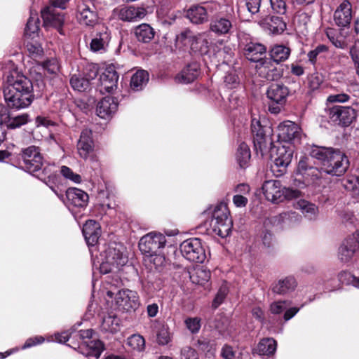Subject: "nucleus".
I'll list each match as a JSON object with an SVG mask.
<instances>
[{
    "label": "nucleus",
    "instance_id": "nucleus-48",
    "mask_svg": "<svg viewBox=\"0 0 359 359\" xmlns=\"http://www.w3.org/2000/svg\"><path fill=\"white\" fill-rule=\"evenodd\" d=\"M79 19L86 22H94L97 20V15L88 8H85L81 11Z\"/></svg>",
    "mask_w": 359,
    "mask_h": 359
},
{
    "label": "nucleus",
    "instance_id": "nucleus-31",
    "mask_svg": "<svg viewBox=\"0 0 359 359\" xmlns=\"http://www.w3.org/2000/svg\"><path fill=\"white\" fill-rule=\"evenodd\" d=\"M135 34L139 41L148 43L154 37L155 32L149 24H140L135 29Z\"/></svg>",
    "mask_w": 359,
    "mask_h": 359
},
{
    "label": "nucleus",
    "instance_id": "nucleus-8",
    "mask_svg": "<svg viewBox=\"0 0 359 359\" xmlns=\"http://www.w3.org/2000/svg\"><path fill=\"white\" fill-rule=\"evenodd\" d=\"M166 238L161 233L151 232L142 236L139 242L140 250L146 255H152L165 247Z\"/></svg>",
    "mask_w": 359,
    "mask_h": 359
},
{
    "label": "nucleus",
    "instance_id": "nucleus-46",
    "mask_svg": "<svg viewBox=\"0 0 359 359\" xmlns=\"http://www.w3.org/2000/svg\"><path fill=\"white\" fill-rule=\"evenodd\" d=\"M290 304V302L287 301L274 302L270 306V311L273 314H280L283 311H285Z\"/></svg>",
    "mask_w": 359,
    "mask_h": 359
},
{
    "label": "nucleus",
    "instance_id": "nucleus-27",
    "mask_svg": "<svg viewBox=\"0 0 359 359\" xmlns=\"http://www.w3.org/2000/svg\"><path fill=\"white\" fill-rule=\"evenodd\" d=\"M185 17L191 22H203L208 20L206 9L200 6H194L188 9Z\"/></svg>",
    "mask_w": 359,
    "mask_h": 359
},
{
    "label": "nucleus",
    "instance_id": "nucleus-35",
    "mask_svg": "<svg viewBox=\"0 0 359 359\" xmlns=\"http://www.w3.org/2000/svg\"><path fill=\"white\" fill-rule=\"evenodd\" d=\"M111 39L110 33L108 32L107 28L102 32H100L97 36L92 39L90 43V48L93 51H98L103 48L105 43H107Z\"/></svg>",
    "mask_w": 359,
    "mask_h": 359
},
{
    "label": "nucleus",
    "instance_id": "nucleus-14",
    "mask_svg": "<svg viewBox=\"0 0 359 359\" xmlns=\"http://www.w3.org/2000/svg\"><path fill=\"white\" fill-rule=\"evenodd\" d=\"M104 253L107 262L116 265V267L123 266L128 262V257L124 254V248L120 243L110 244Z\"/></svg>",
    "mask_w": 359,
    "mask_h": 359
},
{
    "label": "nucleus",
    "instance_id": "nucleus-40",
    "mask_svg": "<svg viewBox=\"0 0 359 359\" xmlns=\"http://www.w3.org/2000/svg\"><path fill=\"white\" fill-rule=\"evenodd\" d=\"M191 49L194 53L200 55L206 54L208 52V42L201 36L193 39L191 43Z\"/></svg>",
    "mask_w": 359,
    "mask_h": 359
},
{
    "label": "nucleus",
    "instance_id": "nucleus-10",
    "mask_svg": "<svg viewBox=\"0 0 359 359\" xmlns=\"http://www.w3.org/2000/svg\"><path fill=\"white\" fill-rule=\"evenodd\" d=\"M22 158L25 168L29 172L39 170L43 165V158L39 148L30 146L22 151Z\"/></svg>",
    "mask_w": 359,
    "mask_h": 359
},
{
    "label": "nucleus",
    "instance_id": "nucleus-37",
    "mask_svg": "<svg viewBox=\"0 0 359 359\" xmlns=\"http://www.w3.org/2000/svg\"><path fill=\"white\" fill-rule=\"evenodd\" d=\"M120 320L114 315L104 316L101 323V329L104 332H116L119 326Z\"/></svg>",
    "mask_w": 359,
    "mask_h": 359
},
{
    "label": "nucleus",
    "instance_id": "nucleus-17",
    "mask_svg": "<svg viewBox=\"0 0 359 359\" xmlns=\"http://www.w3.org/2000/svg\"><path fill=\"white\" fill-rule=\"evenodd\" d=\"M359 248V242L354 236L347 238L339 248V257L344 262H348Z\"/></svg>",
    "mask_w": 359,
    "mask_h": 359
},
{
    "label": "nucleus",
    "instance_id": "nucleus-61",
    "mask_svg": "<svg viewBox=\"0 0 359 359\" xmlns=\"http://www.w3.org/2000/svg\"><path fill=\"white\" fill-rule=\"evenodd\" d=\"M261 0H246V6L249 12L255 14L259 11Z\"/></svg>",
    "mask_w": 359,
    "mask_h": 359
},
{
    "label": "nucleus",
    "instance_id": "nucleus-36",
    "mask_svg": "<svg viewBox=\"0 0 359 359\" xmlns=\"http://www.w3.org/2000/svg\"><path fill=\"white\" fill-rule=\"evenodd\" d=\"M251 158L249 147L244 142L241 143L236 152V160L241 168L248 165Z\"/></svg>",
    "mask_w": 359,
    "mask_h": 359
},
{
    "label": "nucleus",
    "instance_id": "nucleus-64",
    "mask_svg": "<svg viewBox=\"0 0 359 359\" xmlns=\"http://www.w3.org/2000/svg\"><path fill=\"white\" fill-rule=\"evenodd\" d=\"M219 55L223 56L224 60L229 62L233 57V53L229 46H224L222 50L218 52Z\"/></svg>",
    "mask_w": 359,
    "mask_h": 359
},
{
    "label": "nucleus",
    "instance_id": "nucleus-3",
    "mask_svg": "<svg viewBox=\"0 0 359 359\" xmlns=\"http://www.w3.org/2000/svg\"><path fill=\"white\" fill-rule=\"evenodd\" d=\"M311 156L321 161L324 171L332 176H341L348 169L350 162L345 153L331 147H314Z\"/></svg>",
    "mask_w": 359,
    "mask_h": 359
},
{
    "label": "nucleus",
    "instance_id": "nucleus-22",
    "mask_svg": "<svg viewBox=\"0 0 359 359\" xmlns=\"http://www.w3.org/2000/svg\"><path fill=\"white\" fill-rule=\"evenodd\" d=\"M259 74L270 81H276L279 79L282 75V71L277 68L273 62L270 60H264L257 65Z\"/></svg>",
    "mask_w": 359,
    "mask_h": 359
},
{
    "label": "nucleus",
    "instance_id": "nucleus-21",
    "mask_svg": "<svg viewBox=\"0 0 359 359\" xmlns=\"http://www.w3.org/2000/svg\"><path fill=\"white\" fill-rule=\"evenodd\" d=\"M118 108V103L112 97H105L97 105V114L102 118H107L114 114Z\"/></svg>",
    "mask_w": 359,
    "mask_h": 359
},
{
    "label": "nucleus",
    "instance_id": "nucleus-60",
    "mask_svg": "<svg viewBox=\"0 0 359 359\" xmlns=\"http://www.w3.org/2000/svg\"><path fill=\"white\" fill-rule=\"evenodd\" d=\"M231 24H212L210 29L218 34H226L231 28Z\"/></svg>",
    "mask_w": 359,
    "mask_h": 359
},
{
    "label": "nucleus",
    "instance_id": "nucleus-20",
    "mask_svg": "<svg viewBox=\"0 0 359 359\" xmlns=\"http://www.w3.org/2000/svg\"><path fill=\"white\" fill-rule=\"evenodd\" d=\"M100 226L95 220L87 221L83 227V234L88 245H95L100 236Z\"/></svg>",
    "mask_w": 359,
    "mask_h": 359
},
{
    "label": "nucleus",
    "instance_id": "nucleus-39",
    "mask_svg": "<svg viewBox=\"0 0 359 359\" xmlns=\"http://www.w3.org/2000/svg\"><path fill=\"white\" fill-rule=\"evenodd\" d=\"M341 184L346 191L359 196V177L348 175L342 180Z\"/></svg>",
    "mask_w": 359,
    "mask_h": 359
},
{
    "label": "nucleus",
    "instance_id": "nucleus-59",
    "mask_svg": "<svg viewBox=\"0 0 359 359\" xmlns=\"http://www.w3.org/2000/svg\"><path fill=\"white\" fill-rule=\"evenodd\" d=\"M322 83V77L318 74H311L309 78V85L312 90L318 89Z\"/></svg>",
    "mask_w": 359,
    "mask_h": 359
},
{
    "label": "nucleus",
    "instance_id": "nucleus-30",
    "mask_svg": "<svg viewBox=\"0 0 359 359\" xmlns=\"http://www.w3.org/2000/svg\"><path fill=\"white\" fill-rule=\"evenodd\" d=\"M97 76V71H92L88 78L81 77L77 75H73L70 79L72 87L78 91H85L90 85V80L93 79Z\"/></svg>",
    "mask_w": 359,
    "mask_h": 359
},
{
    "label": "nucleus",
    "instance_id": "nucleus-1",
    "mask_svg": "<svg viewBox=\"0 0 359 359\" xmlns=\"http://www.w3.org/2000/svg\"><path fill=\"white\" fill-rule=\"evenodd\" d=\"M251 130L256 151L259 152L262 156L269 151L273 161V165H271L273 171L278 172V175H282L291 162L292 150L284 145L275 146L269 136L266 135L270 128L262 126L259 120H252Z\"/></svg>",
    "mask_w": 359,
    "mask_h": 359
},
{
    "label": "nucleus",
    "instance_id": "nucleus-49",
    "mask_svg": "<svg viewBox=\"0 0 359 359\" xmlns=\"http://www.w3.org/2000/svg\"><path fill=\"white\" fill-rule=\"evenodd\" d=\"M180 359H198V354L194 348L187 346L181 349Z\"/></svg>",
    "mask_w": 359,
    "mask_h": 359
},
{
    "label": "nucleus",
    "instance_id": "nucleus-4",
    "mask_svg": "<svg viewBox=\"0 0 359 359\" xmlns=\"http://www.w3.org/2000/svg\"><path fill=\"white\" fill-rule=\"evenodd\" d=\"M229 215V211L225 203H220L215 208L209 221V226L215 234L222 238L229 235L233 224Z\"/></svg>",
    "mask_w": 359,
    "mask_h": 359
},
{
    "label": "nucleus",
    "instance_id": "nucleus-56",
    "mask_svg": "<svg viewBox=\"0 0 359 359\" xmlns=\"http://www.w3.org/2000/svg\"><path fill=\"white\" fill-rule=\"evenodd\" d=\"M38 24H26L25 28V36L27 38L34 39L38 36Z\"/></svg>",
    "mask_w": 359,
    "mask_h": 359
},
{
    "label": "nucleus",
    "instance_id": "nucleus-18",
    "mask_svg": "<svg viewBox=\"0 0 359 359\" xmlns=\"http://www.w3.org/2000/svg\"><path fill=\"white\" fill-rule=\"evenodd\" d=\"M266 52V48L264 45L252 41L248 43L243 48L246 58L254 62H262V56Z\"/></svg>",
    "mask_w": 359,
    "mask_h": 359
},
{
    "label": "nucleus",
    "instance_id": "nucleus-2",
    "mask_svg": "<svg viewBox=\"0 0 359 359\" xmlns=\"http://www.w3.org/2000/svg\"><path fill=\"white\" fill-rule=\"evenodd\" d=\"M33 86L25 76L14 71L7 76L4 94L8 106L20 109L29 106L32 102Z\"/></svg>",
    "mask_w": 359,
    "mask_h": 359
},
{
    "label": "nucleus",
    "instance_id": "nucleus-24",
    "mask_svg": "<svg viewBox=\"0 0 359 359\" xmlns=\"http://www.w3.org/2000/svg\"><path fill=\"white\" fill-rule=\"evenodd\" d=\"M200 67L196 62H193L184 67L180 74H178L175 80L181 83H189L193 82L199 75Z\"/></svg>",
    "mask_w": 359,
    "mask_h": 359
},
{
    "label": "nucleus",
    "instance_id": "nucleus-63",
    "mask_svg": "<svg viewBox=\"0 0 359 359\" xmlns=\"http://www.w3.org/2000/svg\"><path fill=\"white\" fill-rule=\"evenodd\" d=\"M248 202V198L241 194L235 195L233 197V203L236 207H245L247 205Z\"/></svg>",
    "mask_w": 359,
    "mask_h": 359
},
{
    "label": "nucleus",
    "instance_id": "nucleus-32",
    "mask_svg": "<svg viewBox=\"0 0 359 359\" xmlns=\"http://www.w3.org/2000/svg\"><path fill=\"white\" fill-rule=\"evenodd\" d=\"M149 81V74L147 71L139 70L131 77L130 87L135 91L141 90Z\"/></svg>",
    "mask_w": 359,
    "mask_h": 359
},
{
    "label": "nucleus",
    "instance_id": "nucleus-19",
    "mask_svg": "<svg viewBox=\"0 0 359 359\" xmlns=\"http://www.w3.org/2000/svg\"><path fill=\"white\" fill-rule=\"evenodd\" d=\"M91 131L85 129L81 132L77 144V149L79 156L86 159L93 151V141L91 137Z\"/></svg>",
    "mask_w": 359,
    "mask_h": 359
},
{
    "label": "nucleus",
    "instance_id": "nucleus-54",
    "mask_svg": "<svg viewBox=\"0 0 359 359\" xmlns=\"http://www.w3.org/2000/svg\"><path fill=\"white\" fill-rule=\"evenodd\" d=\"M227 287L225 286H222L219 288V291L217 292L216 297H215L213 302H212V306L215 308L218 307L224 301L225 299L226 294H227Z\"/></svg>",
    "mask_w": 359,
    "mask_h": 359
},
{
    "label": "nucleus",
    "instance_id": "nucleus-51",
    "mask_svg": "<svg viewBox=\"0 0 359 359\" xmlns=\"http://www.w3.org/2000/svg\"><path fill=\"white\" fill-rule=\"evenodd\" d=\"M26 47L32 57H38L43 53V49L41 45L36 42H27Z\"/></svg>",
    "mask_w": 359,
    "mask_h": 359
},
{
    "label": "nucleus",
    "instance_id": "nucleus-34",
    "mask_svg": "<svg viewBox=\"0 0 359 359\" xmlns=\"http://www.w3.org/2000/svg\"><path fill=\"white\" fill-rule=\"evenodd\" d=\"M290 48L283 45H276L270 50V56L273 62L279 63L285 61L290 55Z\"/></svg>",
    "mask_w": 359,
    "mask_h": 359
},
{
    "label": "nucleus",
    "instance_id": "nucleus-16",
    "mask_svg": "<svg viewBox=\"0 0 359 359\" xmlns=\"http://www.w3.org/2000/svg\"><path fill=\"white\" fill-rule=\"evenodd\" d=\"M290 91L288 88L283 83H271L267 89L266 96L273 102L283 105Z\"/></svg>",
    "mask_w": 359,
    "mask_h": 359
},
{
    "label": "nucleus",
    "instance_id": "nucleus-55",
    "mask_svg": "<svg viewBox=\"0 0 359 359\" xmlns=\"http://www.w3.org/2000/svg\"><path fill=\"white\" fill-rule=\"evenodd\" d=\"M149 256V261L154 264V266L156 269H159L161 266L165 264V259L163 255L156 254H152V255Z\"/></svg>",
    "mask_w": 359,
    "mask_h": 359
},
{
    "label": "nucleus",
    "instance_id": "nucleus-53",
    "mask_svg": "<svg viewBox=\"0 0 359 359\" xmlns=\"http://www.w3.org/2000/svg\"><path fill=\"white\" fill-rule=\"evenodd\" d=\"M305 180L307 181L308 183L310 182H314L316 180L318 179L320 177V171L318 168L314 167H309L306 172H304L302 175Z\"/></svg>",
    "mask_w": 359,
    "mask_h": 359
},
{
    "label": "nucleus",
    "instance_id": "nucleus-41",
    "mask_svg": "<svg viewBox=\"0 0 359 359\" xmlns=\"http://www.w3.org/2000/svg\"><path fill=\"white\" fill-rule=\"evenodd\" d=\"M127 344L133 349L141 351L144 349V339L140 334H133L128 337Z\"/></svg>",
    "mask_w": 359,
    "mask_h": 359
},
{
    "label": "nucleus",
    "instance_id": "nucleus-29",
    "mask_svg": "<svg viewBox=\"0 0 359 359\" xmlns=\"http://www.w3.org/2000/svg\"><path fill=\"white\" fill-rule=\"evenodd\" d=\"M336 22H351V6L348 1H344L340 4L334 14Z\"/></svg>",
    "mask_w": 359,
    "mask_h": 359
},
{
    "label": "nucleus",
    "instance_id": "nucleus-6",
    "mask_svg": "<svg viewBox=\"0 0 359 359\" xmlns=\"http://www.w3.org/2000/svg\"><path fill=\"white\" fill-rule=\"evenodd\" d=\"M182 255L190 262L203 263L206 254L201 239L191 238L183 241L180 245Z\"/></svg>",
    "mask_w": 359,
    "mask_h": 359
},
{
    "label": "nucleus",
    "instance_id": "nucleus-38",
    "mask_svg": "<svg viewBox=\"0 0 359 359\" xmlns=\"http://www.w3.org/2000/svg\"><path fill=\"white\" fill-rule=\"evenodd\" d=\"M210 278V271L202 267L195 269L190 273V279L192 283L198 285H204L208 282Z\"/></svg>",
    "mask_w": 359,
    "mask_h": 359
},
{
    "label": "nucleus",
    "instance_id": "nucleus-13",
    "mask_svg": "<svg viewBox=\"0 0 359 359\" xmlns=\"http://www.w3.org/2000/svg\"><path fill=\"white\" fill-rule=\"evenodd\" d=\"M301 136V128L295 123L286 121L280 123L278 126V137L285 142L298 141Z\"/></svg>",
    "mask_w": 359,
    "mask_h": 359
},
{
    "label": "nucleus",
    "instance_id": "nucleus-43",
    "mask_svg": "<svg viewBox=\"0 0 359 359\" xmlns=\"http://www.w3.org/2000/svg\"><path fill=\"white\" fill-rule=\"evenodd\" d=\"M171 337L168 326L162 325L157 332V341L161 345H165L170 341Z\"/></svg>",
    "mask_w": 359,
    "mask_h": 359
},
{
    "label": "nucleus",
    "instance_id": "nucleus-57",
    "mask_svg": "<svg viewBox=\"0 0 359 359\" xmlns=\"http://www.w3.org/2000/svg\"><path fill=\"white\" fill-rule=\"evenodd\" d=\"M350 100V96L346 93H339L330 95L327 97V101L331 103L334 102H346Z\"/></svg>",
    "mask_w": 359,
    "mask_h": 359
},
{
    "label": "nucleus",
    "instance_id": "nucleus-45",
    "mask_svg": "<svg viewBox=\"0 0 359 359\" xmlns=\"http://www.w3.org/2000/svg\"><path fill=\"white\" fill-rule=\"evenodd\" d=\"M184 323L192 334L198 333L201 329V319L197 317L188 318L185 320Z\"/></svg>",
    "mask_w": 359,
    "mask_h": 359
},
{
    "label": "nucleus",
    "instance_id": "nucleus-15",
    "mask_svg": "<svg viewBox=\"0 0 359 359\" xmlns=\"http://www.w3.org/2000/svg\"><path fill=\"white\" fill-rule=\"evenodd\" d=\"M118 76L114 67L105 69L100 77V91L102 93H111L117 87Z\"/></svg>",
    "mask_w": 359,
    "mask_h": 359
},
{
    "label": "nucleus",
    "instance_id": "nucleus-28",
    "mask_svg": "<svg viewBox=\"0 0 359 359\" xmlns=\"http://www.w3.org/2000/svg\"><path fill=\"white\" fill-rule=\"evenodd\" d=\"M296 209L299 210L305 217L309 219H314L318 213V207L307 201L299 200L295 204Z\"/></svg>",
    "mask_w": 359,
    "mask_h": 359
},
{
    "label": "nucleus",
    "instance_id": "nucleus-62",
    "mask_svg": "<svg viewBox=\"0 0 359 359\" xmlns=\"http://www.w3.org/2000/svg\"><path fill=\"white\" fill-rule=\"evenodd\" d=\"M221 355L224 359H235V352L232 347L228 345L222 348Z\"/></svg>",
    "mask_w": 359,
    "mask_h": 359
},
{
    "label": "nucleus",
    "instance_id": "nucleus-5",
    "mask_svg": "<svg viewBox=\"0 0 359 359\" xmlns=\"http://www.w3.org/2000/svg\"><path fill=\"white\" fill-rule=\"evenodd\" d=\"M262 189L266 198L273 203L283 201L285 198H296L300 196L299 190L283 187L278 180L266 181Z\"/></svg>",
    "mask_w": 359,
    "mask_h": 359
},
{
    "label": "nucleus",
    "instance_id": "nucleus-26",
    "mask_svg": "<svg viewBox=\"0 0 359 359\" xmlns=\"http://www.w3.org/2000/svg\"><path fill=\"white\" fill-rule=\"evenodd\" d=\"M296 286L295 279L293 277H287L273 284L272 291L278 294H285L293 291Z\"/></svg>",
    "mask_w": 359,
    "mask_h": 359
},
{
    "label": "nucleus",
    "instance_id": "nucleus-9",
    "mask_svg": "<svg viewBox=\"0 0 359 359\" xmlns=\"http://www.w3.org/2000/svg\"><path fill=\"white\" fill-rule=\"evenodd\" d=\"M114 301L118 309L123 311H135L140 305L137 293L128 289L118 291L115 294Z\"/></svg>",
    "mask_w": 359,
    "mask_h": 359
},
{
    "label": "nucleus",
    "instance_id": "nucleus-11",
    "mask_svg": "<svg viewBox=\"0 0 359 359\" xmlns=\"http://www.w3.org/2000/svg\"><path fill=\"white\" fill-rule=\"evenodd\" d=\"M329 116L332 121L348 126L355 119L356 111L351 107L334 106L330 109Z\"/></svg>",
    "mask_w": 359,
    "mask_h": 359
},
{
    "label": "nucleus",
    "instance_id": "nucleus-33",
    "mask_svg": "<svg viewBox=\"0 0 359 359\" xmlns=\"http://www.w3.org/2000/svg\"><path fill=\"white\" fill-rule=\"evenodd\" d=\"M83 348L82 353L87 357L98 358L104 350V346L100 340H92Z\"/></svg>",
    "mask_w": 359,
    "mask_h": 359
},
{
    "label": "nucleus",
    "instance_id": "nucleus-47",
    "mask_svg": "<svg viewBox=\"0 0 359 359\" xmlns=\"http://www.w3.org/2000/svg\"><path fill=\"white\" fill-rule=\"evenodd\" d=\"M312 12L311 11L300 10L297 11L293 18L294 22H307L312 19Z\"/></svg>",
    "mask_w": 359,
    "mask_h": 359
},
{
    "label": "nucleus",
    "instance_id": "nucleus-23",
    "mask_svg": "<svg viewBox=\"0 0 359 359\" xmlns=\"http://www.w3.org/2000/svg\"><path fill=\"white\" fill-rule=\"evenodd\" d=\"M66 196L69 203L75 207L84 208L88 203V195L84 191L77 188H69Z\"/></svg>",
    "mask_w": 359,
    "mask_h": 359
},
{
    "label": "nucleus",
    "instance_id": "nucleus-42",
    "mask_svg": "<svg viewBox=\"0 0 359 359\" xmlns=\"http://www.w3.org/2000/svg\"><path fill=\"white\" fill-rule=\"evenodd\" d=\"M28 118L27 114H22L13 118H9L7 122V127L12 129L19 128L28 122Z\"/></svg>",
    "mask_w": 359,
    "mask_h": 359
},
{
    "label": "nucleus",
    "instance_id": "nucleus-12",
    "mask_svg": "<svg viewBox=\"0 0 359 359\" xmlns=\"http://www.w3.org/2000/svg\"><path fill=\"white\" fill-rule=\"evenodd\" d=\"M147 14V11L142 7L126 6L116 8L113 11L114 19L122 21L140 20Z\"/></svg>",
    "mask_w": 359,
    "mask_h": 359
},
{
    "label": "nucleus",
    "instance_id": "nucleus-7",
    "mask_svg": "<svg viewBox=\"0 0 359 359\" xmlns=\"http://www.w3.org/2000/svg\"><path fill=\"white\" fill-rule=\"evenodd\" d=\"M69 0H49V4L41 11V16L43 22H64L65 15L63 11L57 8L65 10Z\"/></svg>",
    "mask_w": 359,
    "mask_h": 359
},
{
    "label": "nucleus",
    "instance_id": "nucleus-52",
    "mask_svg": "<svg viewBox=\"0 0 359 359\" xmlns=\"http://www.w3.org/2000/svg\"><path fill=\"white\" fill-rule=\"evenodd\" d=\"M272 9L280 15H284L286 12L285 0H270Z\"/></svg>",
    "mask_w": 359,
    "mask_h": 359
},
{
    "label": "nucleus",
    "instance_id": "nucleus-50",
    "mask_svg": "<svg viewBox=\"0 0 359 359\" xmlns=\"http://www.w3.org/2000/svg\"><path fill=\"white\" fill-rule=\"evenodd\" d=\"M61 173L67 179H69L74 182L79 183L81 180V177L79 175L73 172V171L67 166L61 167Z\"/></svg>",
    "mask_w": 359,
    "mask_h": 359
},
{
    "label": "nucleus",
    "instance_id": "nucleus-25",
    "mask_svg": "<svg viewBox=\"0 0 359 359\" xmlns=\"http://www.w3.org/2000/svg\"><path fill=\"white\" fill-rule=\"evenodd\" d=\"M277 348L276 340L272 338L262 339L254 349V353L262 356L270 357L273 355Z\"/></svg>",
    "mask_w": 359,
    "mask_h": 359
},
{
    "label": "nucleus",
    "instance_id": "nucleus-58",
    "mask_svg": "<svg viewBox=\"0 0 359 359\" xmlns=\"http://www.w3.org/2000/svg\"><path fill=\"white\" fill-rule=\"evenodd\" d=\"M327 49L325 46L320 45L317 46L314 50L309 51L307 55L309 62H311L312 64H314L316 61L318 55L320 53L327 51Z\"/></svg>",
    "mask_w": 359,
    "mask_h": 359
},
{
    "label": "nucleus",
    "instance_id": "nucleus-44",
    "mask_svg": "<svg viewBox=\"0 0 359 359\" xmlns=\"http://www.w3.org/2000/svg\"><path fill=\"white\" fill-rule=\"evenodd\" d=\"M265 31L270 35H279L286 29V24H264Z\"/></svg>",
    "mask_w": 359,
    "mask_h": 359
}]
</instances>
